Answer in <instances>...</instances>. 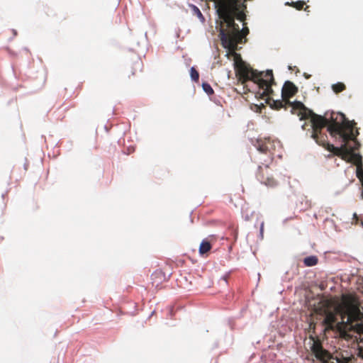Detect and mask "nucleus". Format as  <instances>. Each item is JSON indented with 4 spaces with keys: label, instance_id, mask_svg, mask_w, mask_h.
<instances>
[{
    "label": "nucleus",
    "instance_id": "nucleus-1",
    "mask_svg": "<svg viewBox=\"0 0 363 363\" xmlns=\"http://www.w3.org/2000/svg\"><path fill=\"white\" fill-rule=\"evenodd\" d=\"M247 0H218L217 11L221 20L219 36L221 44L228 49L229 55L234 57L235 65L240 77L244 81L252 80L262 92H258L260 98L269 96L273 94L272 86L276 84L272 70L258 72L248 67L242 60L240 54L236 52L238 45L245 43L249 28L246 26Z\"/></svg>",
    "mask_w": 363,
    "mask_h": 363
},
{
    "label": "nucleus",
    "instance_id": "nucleus-2",
    "mask_svg": "<svg viewBox=\"0 0 363 363\" xmlns=\"http://www.w3.org/2000/svg\"><path fill=\"white\" fill-rule=\"evenodd\" d=\"M308 118L310 123H304L302 129L308 130L310 137L328 151L336 155H348L359 148L357 140L359 133L358 129L354 130L356 123L348 121L344 114L332 112L327 118L311 111L306 113L304 120Z\"/></svg>",
    "mask_w": 363,
    "mask_h": 363
},
{
    "label": "nucleus",
    "instance_id": "nucleus-3",
    "mask_svg": "<svg viewBox=\"0 0 363 363\" xmlns=\"http://www.w3.org/2000/svg\"><path fill=\"white\" fill-rule=\"evenodd\" d=\"M359 306V301L356 295L344 294L338 303L331 299H321L315 306L313 311L317 318H323L322 325L325 330H340L343 325H352L354 322L363 318Z\"/></svg>",
    "mask_w": 363,
    "mask_h": 363
},
{
    "label": "nucleus",
    "instance_id": "nucleus-4",
    "mask_svg": "<svg viewBox=\"0 0 363 363\" xmlns=\"http://www.w3.org/2000/svg\"><path fill=\"white\" fill-rule=\"evenodd\" d=\"M298 92L297 86L291 82L286 81L281 90V98L285 101L286 104H289L291 107V112L293 114H296L300 117V120H304L306 113H311V110L305 106L301 101H290V98L294 96Z\"/></svg>",
    "mask_w": 363,
    "mask_h": 363
},
{
    "label": "nucleus",
    "instance_id": "nucleus-5",
    "mask_svg": "<svg viewBox=\"0 0 363 363\" xmlns=\"http://www.w3.org/2000/svg\"><path fill=\"white\" fill-rule=\"evenodd\" d=\"M254 145L261 153L266 155L265 159L259 158V160H263L267 163H272L276 148L280 147V143L277 140L264 138L257 139Z\"/></svg>",
    "mask_w": 363,
    "mask_h": 363
},
{
    "label": "nucleus",
    "instance_id": "nucleus-6",
    "mask_svg": "<svg viewBox=\"0 0 363 363\" xmlns=\"http://www.w3.org/2000/svg\"><path fill=\"white\" fill-rule=\"evenodd\" d=\"M261 165H259L256 173L257 179L263 184L269 187H274L277 185V181L274 178L273 170L269 167L271 163H267L260 160Z\"/></svg>",
    "mask_w": 363,
    "mask_h": 363
},
{
    "label": "nucleus",
    "instance_id": "nucleus-7",
    "mask_svg": "<svg viewBox=\"0 0 363 363\" xmlns=\"http://www.w3.org/2000/svg\"><path fill=\"white\" fill-rule=\"evenodd\" d=\"M311 350L315 357L322 363L325 362L326 360L333 359L330 352L323 347L319 340H313Z\"/></svg>",
    "mask_w": 363,
    "mask_h": 363
},
{
    "label": "nucleus",
    "instance_id": "nucleus-8",
    "mask_svg": "<svg viewBox=\"0 0 363 363\" xmlns=\"http://www.w3.org/2000/svg\"><path fill=\"white\" fill-rule=\"evenodd\" d=\"M211 249V243L208 240H203L199 246V253L201 255H204L206 252H208V251H210Z\"/></svg>",
    "mask_w": 363,
    "mask_h": 363
},
{
    "label": "nucleus",
    "instance_id": "nucleus-9",
    "mask_svg": "<svg viewBox=\"0 0 363 363\" xmlns=\"http://www.w3.org/2000/svg\"><path fill=\"white\" fill-rule=\"evenodd\" d=\"M318 259L316 256H309L305 257L303 259V264L306 267H313L318 264Z\"/></svg>",
    "mask_w": 363,
    "mask_h": 363
},
{
    "label": "nucleus",
    "instance_id": "nucleus-10",
    "mask_svg": "<svg viewBox=\"0 0 363 363\" xmlns=\"http://www.w3.org/2000/svg\"><path fill=\"white\" fill-rule=\"evenodd\" d=\"M286 106H289V104H286L285 101L283 100H273L272 104H271L272 108L279 110L281 108H286Z\"/></svg>",
    "mask_w": 363,
    "mask_h": 363
},
{
    "label": "nucleus",
    "instance_id": "nucleus-11",
    "mask_svg": "<svg viewBox=\"0 0 363 363\" xmlns=\"http://www.w3.org/2000/svg\"><path fill=\"white\" fill-rule=\"evenodd\" d=\"M346 86L342 82H337L332 85V89L335 94L340 93L345 90Z\"/></svg>",
    "mask_w": 363,
    "mask_h": 363
},
{
    "label": "nucleus",
    "instance_id": "nucleus-12",
    "mask_svg": "<svg viewBox=\"0 0 363 363\" xmlns=\"http://www.w3.org/2000/svg\"><path fill=\"white\" fill-rule=\"evenodd\" d=\"M190 75H191V78L193 81H194L196 82H199V74L198 71L194 67L191 68Z\"/></svg>",
    "mask_w": 363,
    "mask_h": 363
},
{
    "label": "nucleus",
    "instance_id": "nucleus-13",
    "mask_svg": "<svg viewBox=\"0 0 363 363\" xmlns=\"http://www.w3.org/2000/svg\"><path fill=\"white\" fill-rule=\"evenodd\" d=\"M202 87H203V91L208 94V95H212L213 94L214 91H213V89H212L211 86L206 83V82H203L202 84Z\"/></svg>",
    "mask_w": 363,
    "mask_h": 363
},
{
    "label": "nucleus",
    "instance_id": "nucleus-14",
    "mask_svg": "<svg viewBox=\"0 0 363 363\" xmlns=\"http://www.w3.org/2000/svg\"><path fill=\"white\" fill-rule=\"evenodd\" d=\"M306 3L303 1H298L296 2H292L291 5L297 10H302Z\"/></svg>",
    "mask_w": 363,
    "mask_h": 363
},
{
    "label": "nucleus",
    "instance_id": "nucleus-15",
    "mask_svg": "<svg viewBox=\"0 0 363 363\" xmlns=\"http://www.w3.org/2000/svg\"><path fill=\"white\" fill-rule=\"evenodd\" d=\"M333 359H335L337 363H349L350 361V358L349 357H333Z\"/></svg>",
    "mask_w": 363,
    "mask_h": 363
},
{
    "label": "nucleus",
    "instance_id": "nucleus-16",
    "mask_svg": "<svg viewBox=\"0 0 363 363\" xmlns=\"http://www.w3.org/2000/svg\"><path fill=\"white\" fill-rule=\"evenodd\" d=\"M357 176L362 182V185L363 186V169L357 171ZM362 197L363 199V190L362 191Z\"/></svg>",
    "mask_w": 363,
    "mask_h": 363
},
{
    "label": "nucleus",
    "instance_id": "nucleus-17",
    "mask_svg": "<svg viewBox=\"0 0 363 363\" xmlns=\"http://www.w3.org/2000/svg\"><path fill=\"white\" fill-rule=\"evenodd\" d=\"M354 216L356 218L357 222H358L359 220L360 225L363 228V219L359 220L356 214H354Z\"/></svg>",
    "mask_w": 363,
    "mask_h": 363
},
{
    "label": "nucleus",
    "instance_id": "nucleus-18",
    "mask_svg": "<svg viewBox=\"0 0 363 363\" xmlns=\"http://www.w3.org/2000/svg\"><path fill=\"white\" fill-rule=\"evenodd\" d=\"M263 228H264V224H263V223H262L261 228H260V232H261V233H263Z\"/></svg>",
    "mask_w": 363,
    "mask_h": 363
},
{
    "label": "nucleus",
    "instance_id": "nucleus-19",
    "mask_svg": "<svg viewBox=\"0 0 363 363\" xmlns=\"http://www.w3.org/2000/svg\"><path fill=\"white\" fill-rule=\"evenodd\" d=\"M197 9V11H198V16H202V13H201L199 9Z\"/></svg>",
    "mask_w": 363,
    "mask_h": 363
},
{
    "label": "nucleus",
    "instance_id": "nucleus-20",
    "mask_svg": "<svg viewBox=\"0 0 363 363\" xmlns=\"http://www.w3.org/2000/svg\"><path fill=\"white\" fill-rule=\"evenodd\" d=\"M289 69L292 70V69H294V67H291V66H289Z\"/></svg>",
    "mask_w": 363,
    "mask_h": 363
},
{
    "label": "nucleus",
    "instance_id": "nucleus-21",
    "mask_svg": "<svg viewBox=\"0 0 363 363\" xmlns=\"http://www.w3.org/2000/svg\"><path fill=\"white\" fill-rule=\"evenodd\" d=\"M157 274H158V273H157V272H156V273H155V274H152V277L156 276Z\"/></svg>",
    "mask_w": 363,
    "mask_h": 363
},
{
    "label": "nucleus",
    "instance_id": "nucleus-22",
    "mask_svg": "<svg viewBox=\"0 0 363 363\" xmlns=\"http://www.w3.org/2000/svg\"><path fill=\"white\" fill-rule=\"evenodd\" d=\"M308 8V6H306V7L304 9V10H305V11H306Z\"/></svg>",
    "mask_w": 363,
    "mask_h": 363
}]
</instances>
